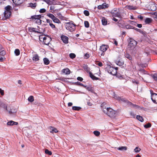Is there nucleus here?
I'll use <instances>...</instances> for the list:
<instances>
[{"label": "nucleus", "instance_id": "obj_30", "mask_svg": "<svg viewBox=\"0 0 157 157\" xmlns=\"http://www.w3.org/2000/svg\"><path fill=\"white\" fill-rule=\"evenodd\" d=\"M125 57L130 60H132V57L128 53L125 54L124 55Z\"/></svg>", "mask_w": 157, "mask_h": 157}, {"label": "nucleus", "instance_id": "obj_39", "mask_svg": "<svg viewBox=\"0 0 157 157\" xmlns=\"http://www.w3.org/2000/svg\"><path fill=\"white\" fill-rule=\"evenodd\" d=\"M11 8L12 7L11 6L9 5L5 7V9L6 10L5 11H11L10 10Z\"/></svg>", "mask_w": 157, "mask_h": 157}, {"label": "nucleus", "instance_id": "obj_6", "mask_svg": "<svg viewBox=\"0 0 157 157\" xmlns=\"http://www.w3.org/2000/svg\"><path fill=\"white\" fill-rule=\"evenodd\" d=\"M11 14V12L5 11L4 13V17L2 18L3 20H5L9 18Z\"/></svg>", "mask_w": 157, "mask_h": 157}, {"label": "nucleus", "instance_id": "obj_51", "mask_svg": "<svg viewBox=\"0 0 157 157\" xmlns=\"http://www.w3.org/2000/svg\"><path fill=\"white\" fill-rule=\"evenodd\" d=\"M141 150V149L138 147H136L134 149L135 151L136 152H139Z\"/></svg>", "mask_w": 157, "mask_h": 157}, {"label": "nucleus", "instance_id": "obj_3", "mask_svg": "<svg viewBox=\"0 0 157 157\" xmlns=\"http://www.w3.org/2000/svg\"><path fill=\"white\" fill-rule=\"evenodd\" d=\"M66 29L70 32H73L75 29V25L71 22L66 23Z\"/></svg>", "mask_w": 157, "mask_h": 157}, {"label": "nucleus", "instance_id": "obj_29", "mask_svg": "<svg viewBox=\"0 0 157 157\" xmlns=\"http://www.w3.org/2000/svg\"><path fill=\"white\" fill-rule=\"evenodd\" d=\"M152 20L149 18H147L145 21V22L146 23L149 24L151 22Z\"/></svg>", "mask_w": 157, "mask_h": 157}, {"label": "nucleus", "instance_id": "obj_13", "mask_svg": "<svg viewBox=\"0 0 157 157\" xmlns=\"http://www.w3.org/2000/svg\"><path fill=\"white\" fill-rule=\"evenodd\" d=\"M51 40V39L50 37L49 36H47L44 40V41H43V42H44L46 45H48L49 44Z\"/></svg>", "mask_w": 157, "mask_h": 157}, {"label": "nucleus", "instance_id": "obj_64", "mask_svg": "<svg viewBox=\"0 0 157 157\" xmlns=\"http://www.w3.org/2000/svg\"><path fill=\"white\" fill-rule=\"evenodd\" d=\"M98 9H99V10H101V9H104L103 8V7H102L101 6V5L98 6Z\"/></svg>", "mask_w": 157, "mask_h": 157}, {"label": "nucleus", "instance_id": "obj_21", "mask_svg": "<svg viewBox=\"0 0 157 157\" xmlns=\"http://www.w3.org/2000/svg\"><path fill=\"white\" fill-rule=\"evenodd\" d=\"M33 61H36L39 60V57L38 55L36 54L34 55L33 58Z\"/></svg>", "mask_w": 157, "mask_h": 157}, {"label": "nucleus", "instance_id": "obj_23", "mask_svg": "<svg viewBox=\"0 0 157 157\" xmlns=\"http://www.w3.org/2000/svg\"><path fill=\"white\" fill-rule=\"evenodd\" d=\"M117 99L120 101H122L125 103H126L127 101H128V100L126 99L125 98H121L120 97H118Z\"/></svg>", "mask_w": 157, "mask_h": 157}, {"label": "nucleus", "instance_id": "obj_20", "mask_svg": "<svg viewBox=\"0 0 157 157\" xmlns=\"http://www.w3.org/2000/svg\"><path fill=\"white\" fill-rule=\"evenodd\" d=\"M89 75L90 77L93 80H97L99 79V78L96 77L91 72H90Z\"/></svg>", "mask_w": 157, "mask_h": 157}, {"label": "nucleus", "instance_id": "obj_47", "mask_svg": "<svg viewBox=\"0 0 157 157\" xmlns=\"http://www.w3.org/2000/svg\"><path fill=\"white\" fill-rule=\"evenodd\" d=\"M85 26L86 28H88L89 27V22L87 21H84Z\"/></svg>", "mask_w": 157, "mask_h": 157}, {"label": "nucleus", "instance_id": "obj_27", "mask_svg": "<svg viewBox=\"0 0 157 157\" xmlns=\"http://www.w3.org/2000/svg\"><path fill=\"white\" fill-rule=\"evenodd\" d=\"M44 63L45 65H48L49 63V61L48 59L45 58L43 59Z\"/></svg>", "mask_w": 157, "mask_h": 157}, {"label": "nucleus", "instance_id": "obj_63", "mask_svg": "<svg viewBox=\"0 0 157 157\" xmlns=\"http://www.w3.org/2000/svg\"><path fill=\"white\" fill-rule=\"evenodd\" d=\"M85 56L86 59L88 58L90 56L89 54L87 53H86V54H85Z\"/></svg>", "mask_w": 157, "mask_h": 157}, {"label": "nucleus", "instance_id": "obj_49", "mask_svg": "<svg viewBox=\"0 0 157 157\" xmlns=\"http://www.w3.org/2000/svg\"><path fill=\"white\" fill-rule=\"evenodd\" d=\"M94 134L96 136H98L100 135V132L99 131H95L94 132Z\"/></svg>", "mask_w": 157, "mask_h": 157}, {"label": "nucleus", "instance_id": "obj_60", "mask_svg": "<svg viewBox=\"0 0 157 157\" xmlns=\"http://www.w3.org/2000/svg\"><path fill=\"white\" fill-rule=\"evenodd\" d=\"M0 94L2 95H3L4 94V91L0 88Z\"/></svg>", "mask_w": 157, "mask_h": 157}, {"label": "nucleus", "instance_id": "obj_42", "mask_svg": "<svg viewBox=\"0 0 157 157\" xmlns=\"http://www.w3.org/2000/svg\"><path fill=\"white\" fill-rule=\"evenodd\" d=\"M44 1L46 2L48 4L51 5L52 4V2L53 0H43Z\"/></svg>", "mask_w": 157, "mask_h": 157}, {"label": "nucleus", "instance_id": "obj_8", "mask_svg": "<svg viewBox=\"0 0 157 157\" xmlns=\"http://www.w3.org/2000/svg\"><path fill=\"white\" fill-rule=\"evenodd\" d=\"M114 12V11L113 10H111V13L112 16L117 17H121V15L119 11H116L115 12Z\"/></svg>", "mask_w": 157, "mask_h": 157}, {"label": "nucleus", "instance_id": "obj_32", "mask_svg": "<svg viewBox=\"0 0 157 157\" xmlns=\"http://www.w3.org/2000/svg\"><path fill=\"white\" fill-rule=\"evenodd\" d=\"M52 20L54 22L57 23H59L60 22L59 20L55 17H54Z\"/></svg>", "mask_w": 157, "mask_h": 157}, {"label": "nucleus", "instance_id": "obj_41", "mask_svg": "<svg viewBox=\"0 0 157 157\" xmlns=\"http://www.w3.org/2000/svg\"><path fill=\"white\" fill-rule=\"evenodd\" d=\"M14 53L17 56L19 55L20 53L19 50L18 49H16L14 51Z\"/></svg>", "mask_w": 157, "mask_h": 157}, {"label": "nucleus", "instance_id": "obj_10", "mask_svg": "<svg viewBox=\"0 0 157 157\" xmlns=\"http://www.w3.org/2000/svg\"><path fill=\"white\" fill-rule=\"evenodd\" d=\"M7 105L4 102L1 101H0V109L1 108H3L8 111L7 109Z\"/></svg>", "mask_w": 157, "mask_h": 157}, {"label": "nucleus", "instance_id": "obj_2", "mask_svg": "<svg viewBox=\"0 0 157 157\" xmlns=\"http://www.w3.org/2000/svg\"><path fill=\"white\" fill-rule=\"evenodd\" d=\"M129 43L128 45V48L129 50H132L136 47L137 42L133 39L130 38L129 39Z\"/></svg>", "mask_w": 157, "mask_h": 157}, {"label": "nucleus", "instance_id": "obj_58", "mask_svg": "<svg viewBox=\"0 0 157 157\" xmlns=\"http://www.w3.org/2000/svg\"><path fill=\"white\" fill-rule=\"evenodd\" d=\"M46 21H47V23H49V25L52 24V21L51 20L49 19H47Z\"/></svg>", "mask_w": 157, "mask_h": 157}, {"label": "nucleus", "instance_id": "obj_55", "mask_svg": "<svg viewBox=\"0 0 157 157\" xmlns=\"http://www.w3.org/2000/svg\"><path fill=\"white\" fill-rule=\"evenodd\" d=\"M46 11V10L44 9H41L40 10V13H45Z\"/></svg>", "mask_w": 157, "mask_h": 157}, {"label": "nucleus", "instance_id": "obj_48", "mask_svg": "<svg viewBox=\"0 0 157 157\" xmlns=\"http://www.w3.org/2000/svg\"><path fill=\"white\" fill-rule=\"evenodd\" d=\"M69 56L72 59H74L76 57L75 55V54L72 53H70L69 55Z\"/></svg>", "mask_w": 157, "mask_h": 157}, {"label": "nucleus", "instance_id": "obj_40", "mask_svg": "<svg viewBox=\"0 0 157 157\" xmlns=\"http://www.w3.org/2000/svg\"><path fill=\"white\" fill-rule=\"evenodd\" d=\"M125 28L127 29H135L134 27L128 25H125Z\"/></svg>", "mask_w": 157, "mask_h": 157}, {"label": "nucleus", "instance_id": "obj_57", "mask_svg": "<svg viewBox=\"0 0 157 157\" xmlns=\"http://www.w3.org/2000/svg\"><path fill=\"white\" fill-rule=\"evenodd\" d=\"M132 82L133 83H135L136 84H139V82L135 79H133L132 80Z\"/></svg>", "mask_w": 157, "mask_h": 157}, {"label": "nucleus", "instance_id": "obj_36", "mask_svg": "<svg viewBox=\"0 0 157 157\" xmlns=\"http://www.w3.org/2000/svg\"><path fill=\"white\" fill-rule=\"evenodd\" d=\"M29 6L32 8L33 9H34L36 6V3H31L29 4Z\"/></svg>", "mask_w": 157, "mask_h": 157}, {"label": "nucleus", "instance_id": "obj_15", "mask_svg": "<svg viewBox=\"0 0 157 157\" xmlns=\"http://www.w3.org/2000/svg\"><path fill=\"white\" fill-rule=\"evenodd\" d=\"M125 7L127 9L129 10H135L137 9V7L136 6H134L132 5H127Z\"/></svg>", "mask_w": 157, "mask_h": 157}, {"label": "nucleus", "instance_id": "obj_46", "mask_svg": "<svg viewBox=\"0 0 157 157\" xmlns=\"http://www.w3.org/2000/svg\"><path fill=\"white\" fill-rule=\"evenodd\" d=\"M144 126L145 128H149L151 126V124L150 123H148L147 124H145Z\"/></svg>", "mask_w": 157, "mask_h": 157}, {"label": "nucleus", "instance_id": "obj_12", "mask_svg": "<svg viewBox=\"0 0 157 157\" xmlns=\"http://www.w3.org/2000/svg\"><path fill=\"white\" fill-rule=\"evenodd\" d=\"M61 37L64 43L65 44L68 43V38L67 37L64 35H62L61 36Z\"/></svg>", "mask_w": 157, "mask_h": 157}, {"label": "nucleus", "instance_id": "obj_25", "mask_svg": "<svg viewBox=\"0 0 157 157\" xmlns=\"http://www.w3.org/2000/svg\"><path fill=\"white\" fill-rule=\"evenodd\" d=\"M47 37L43 35H41L39 36V39L40 41L43 42L44 41V40L46 39Z\"/></svg>", "mask_w": 157, "mask_h": 157}, {"label": "nucleus", "instance_id": "obj_7", "mask_svg": "<svg viewBox=\"0 0 157 157\" xmlns=\"http://www.w3.org/2000/svg\"><path fill=\"white\" fill-rule=\"evenodd\" d=\"M29 30L31 32H34L35 33H40L39 32L40 30L38 29H36L33 27H31L29 28Z\"/></svg>", "mask_w": 157, "mask_h": 157}, {"label": "nucleus", "instance_id": "obj_50", "mask_svg": "<svg viewBox=\"0 0 157 157\" xmlns=\"http://www.w3.org/2000/svg\"><path fill=\"white\" fill-rule=\"evenodd\" d=\"M76 84L77 85L81 86L84 87L85 88L86 87V86H84L82 83H81V82H77V83H76Z\"/></svg>", "mask_w": 157, "mask_h": 157}, {"label": "nucleus", "instance_id": "obj_62", "mask_svg": "<svg viewBox=\"0 0 157 157\" xmlns=\"http://www.w3.org/2000/svg\"><path fill=\"white\" fill-rule=\"evenodd\" d=\"M78 80L80 81H82L83 80V78L80 77H78L77 78Z\"/></svg>", "mask_w": 157, "mask_h": 157}, {"label": "nucleus", "instance_id": "obj_5", "mask_svg": "<svg viewBox=\"0 0 157 157\" xmlns=\"http://www.w3.org/2000/svg\"><path fill=\"white\" fill-rule=\"evenodd\" d=\"M109 73L113 75H115L117 73V68H114L113 67H109L107 69Z\"/></svg>", "mask_w": 157, "mask_h": 157}, {"label": "nucleus", "instance_id": "obj_34", "mask_svg": "<svg viewBox=\"0 0 157 157\" xmlns=\"http://www.w3.org/2000/svg\"><path fill=\"white\" fill-rule=\"evenodd\" d=\"M95 64L98 65L99 67H102L103 66L102 63L101 62H100L99 61H96Z\"/></svg>", "mask_w": 157, "mask_h": 157}, {"label": "nucleus", "instance_id": "obj_35", "mask_svg": "<svg viewBox=\"0 0 157 157\" xmlns=\"http://www.w3.org/2000/svg\"><path fill=\"white\" fill-rule=\"evenodd\" d=\"M103 9L107 8L108 7V5L106 3H103L102 5H101Z\"/></svg>", "mask_w": 157, "mask_h": 157}, {"label": "nucleus", "instance_id": "obj_11", "mask_svg": "<svg viewBox=\"0 0 157 157\" xmlns=\"http://www.w3.org/2000/svg\"><path fill=\"white\" fill-rule=\"evenodd\" d=\"M150 9L151 11H154L156 10L157 7L156 4L154 3L150 5Z\"/></svg>", "mask_w": 157, "mask_h": 157}, {"label": "nucleus", "instance_id": "obj_33", "mask_svg": "<svg viewBox=\"0 0 157 157\" xmlns=\"http://www.w3.org/2000/svg\"><path fill=\"white\" fill-rule=\"evenodd\" d=\"M151 76L155 81H157V73L151 75Z\"/></svg>", "mask_w": 157, "mask_h": 157}, {"label": "nucleus", "instance_id": "obj_14", "mask_svg": "<svg viewBox=\"0 0 157 157\" xmlns=\"http://www.w3.org/2000/svg\"><path fill=\"white\" fill-rule=\"evenodd\" d=\"M13 3L16 5H20L24 2V0H13Z\"/></svg>", "mask_w": 157, "mask_h": 157}, {"label": "nucleus", "instance_id": "obj_18", "mask_svg": "<svg viewBox=\"0 0 157 157\" xmlns=\"http://www.w3.org/2000/svg\"><path fill=\"white\" fill-rule=\"evenodd\" d=\"M7 125H17L18 124V123L17 122H15L12 121H9L7 123Z\"/></svg>", "mask_w": 157, "mask_h": 157}, {"label": "nucleus", "instance_id": "obj_16", "mask_svg": "<svg viewBox=\"0 0 157 157\" xmlns=\"http://www.w3.org/2000/svg\"><path fill=\"white\" fill-rule=\"evenodd\" d=\"M108 47L106 45H102L100 47V50L102 52H105L107 49Z\"/></svg>", "mask_w": 157, "mask_h": 157}, {"label": "nucleus", "instance_id": "obj_38", "mask_svg": "<svg viewBox=\"0 0 157 157\" xmlns=\"http://www.w3.org/2000/svg\"><path fill=\"white\" fill-rule=\"evenodd\" d=\"M28 100L29 101L32 102L34 101V98L32 96H30L28 98Z\"/></svg>", "mask_w": 157, "mask_h": 157}, {"label": "nucleus", "instance_id": "obj_22", "mask_svg": "<svg viewBox=\"0 0 157 157\" xmlns=\"http://www.w3.org/2000/svg\"><path fill=\"white\" fill-rule=\"evenodd\" d=\"M147 72L143 69H140L139 71L138 74H146L147 73Z\"/></svg>", "mask_w": 157, "mask_h": 157}, {"label": "nucleus", "instance_id": "obj_61", "mask_svg": "<svg viewBox=\"0 0 157 157\" xmlns=\"http://www.w3.org/2000/svg\"><path fill=\"white\" fill-rule=\"evenodd\" d=\"M52 28H56L55 26L52 23L50 25H49Z\"/></svg>", "mask_w": 157, "mask_h": 157}, {"label": "nucleus", "instance_id": "obj_43", "mask_svg": "<svg viewBox=\"0 0 157 157\" xmlns=\"http://www.w3.org/2000/svg\"><path fill=\"white\" fill-rule=\"evenodd\" d=\"M88 91H90L92 93H94V90L92 89V88L90 87H87L86 86V88Z\"/></svg>", "mask_w": 157, "mask_h": 157}, {"label": "nucleus", "instance_id": "obj_59", "mask_svg": "<svg viewBox=\"0 0 157 157\" xmlns=\"http://www.w3.org/2000/svg\"><path fill=\"white\" fill-rule=\"evenodd\" d=\"M126 103L128 104V105L130 106L133 105V104L131 102L129 101L128 100V101H127Z\"/></svg>", "mask_w": 157, "mask_h": 157}, {"label": "nucleus", "instance_id": "obj_44", "mask_svg": "<svg viewBox=\"0 0 157 157\" xmlns=\"http://www.w3.org/2000/svg\"><path fill=\"white\" fill-rule=\"evenodd\" d=\"M81 108L79 107L74 106L72 107V109L75 110H79Z\"/></svg>", "mask_w": 157, "mask_h": 157}, {"label": "nucleus", "instance_id": "obj_54", "mask_svg": "<svg viewBox=\"0 0 157 157\" xmlns=\"http://www.w3.org/2000/svg\"><path fill=\"white\" fill-rule=\"evenodd\" d=\"M152 14H154V15L155 16V17H154V18L155 19V20L157 21V12H156L153 13Z\"/></svg>", "mask_w": 157, "mask_h": 157}, {"label": "nucleus", "instance_id": "obj_37", "mask_svg": "<svg viewBox=\"0 0 157 157\" xmlns=\"http://www.w3.org/2000/svg\"><path fill=\"white\" fill-rule=\"evenodd\" d=\"M45 153L46 154H48V155H52V152L51 151H49L47 149L45 150Z\"/></svg>", "mask_w": 157, "mask_h": 157}, {"label": "nucleus", "instance_id": "obj_26", "mask_svg": "<svg viewBox=\"0 0 157 157\" xmlns=\"http://www.w3.org/2000/svg\"><path fill=\"white\" fill-rule=\"evenodd\" d=\"M117 149L119 150L126 151L127 150V147L125 146H122L118 147Z\"/></svg>", "mask_w": 157, "mask_h": 157}, {"label": "nucleus", "instance_id": "obj_45", "mask_svg": "<svg viewBox=\"0 0 157 157\" xmlns=\"http://www.w3.org/2000/svg\"><path fill=\"white\" fill-rule=\"evenodd\" d=\"M47 16L49 17L50 18H51L52 20H53V19L55 17L53 14L51 13H48L47 14Z\"/></svg>", "mask_w": 157, "mask_h": 157}, {"label": "nucleus", "instance_id": "obj_31", "mask_svg": "<svg viewBox=\"0 0 157 157\" xmlns=\"http://www.w3.org/2000/svg\"><path fill=\"white\" fill-rule=\"evenodd\" d=\"M116 63L119 66H122L124 64L123 62L120 61V60H116Z\"/></svg>", "mask_w": 157, "mask_h": 157}, {"label": "nucleus", "instance_id": "obj_17", "mask_svg": "<svg viewBox=\"0 0 157 157\" xmlns=\"http://www.w3.org/2000/svg\"><path fill=\"white\" fill-rule=\"evenodd\" d=\"M62 72L63 73L65 74L66 75H69L70 73V71L68 68L63 69L62 70Z\"/></svg>", "mask_w": 157, "mask_h": 157}, {"label": "nucleus", "instance_id": "obj_52", "mask_svg": "<svg viewBox=\"0 0 157 157\" xmlns=\"http://www.w3.org/2000/svg\"><path fill=\"white\" fill-rule=\"evenodd\" d=\"M84 13L86 16H88L89 15V11L86 10L84 11Z\"/></svg>", "mask_w": 157, "mask_h": 157}, {"label": "nucleus", "instance_id": "obj_9", "mask_svg": "<svg viewBox=\"0 0 157 157\" xmlns=\"http://www.w3.org/2000/svg\"><path fill=\"white\" fill-rule=\"evenodd\" d=\"M151 98L154 103H157V94H154L152 95H151Z\"/></svg>", "mask_w": 157, "mask_h": 157}, {"label": "nucleus", "instance_id": "obj_4", "mask_svg": "<svg viewBox=\"0 0 157 157\" xmlns=\"http://www.w3.org/2000/svg\"><path fill=\"white\" fill-rule=\"evenodd\" d=\"M41 17L40 15H38L32 16L31 18L35 23L40 25L41 24V20L40 19Z\"/></svg>", "mask_w": 157, "mask_h": 157}, {"label": "nucleus", "instance_id": "obj_24", "mask_svg": "<svg viewBox=\"0 0 157 157\" xmlns=\"http://www.w3.org/2000/svg\"><path fill=\"white\" fill-rule=\"evenodd\" d=\"M102 24L103 25H107V20L104 17H103L101 20Z\"/></svg>", "mask_w": 157, "mask_h": 157}, {"label": "nucleus", "instance_id": "obj_19", "mask_svg": "<svg viewBox=\"0 0 157 157\" xmlns=\"http://www.w3.org/2000/svg\"><path fill=\"white\" fill-rule=\"evenodd\" d=\"M49 129L50 130V132L52 133H56L58 132L57 129L51 126L49 127Z\"/></svg>", "mask_w": 157, "mask_h": 157}, {"label": "nucleus", "instance_id": "obj_1", "mask_svg": "<svg viewBox=\"0 0 157 157\" xmlns=\"http://www.w3.org/2000/svg\"><path fill=\"white\" fill-rule=\"evenodd\" d=\"M104 102L101 104V107L104 113L111 117H115L116 116V111L110 108L107 107Z\"/></svg>", "mask_w": 157, "mask_h": 157}, {"label": "nucleus", "instance_id": "obj_53", "mask_svg": "<svg viewBox=\"0 0 157 157\" xmlns=\"http://www.w3.org/2000/svg\"><path fill=\"white\" fill-rule=\"evenodd\" d=\"M6 54V52L5 51L3 50L0 52V55L2 56H4Z\"/></svg>", "mask_w": 157, "mask_h": 157}, {"label": "nucleus", "instance_id": "obj_56", "mask_svg": "<svg viewBox=\"0 0 157 157\" xmlns=\"http://www.w3.org/2000/svg\"><path fill=\"white\" fill-rule=\"evenodd\" d=\"M130 113L131 117L134 118L135 117V114L134 113L132 112H130Z\"/></svg>", "mask_w": 157, "mask_h": 157}, {"label": "nucleus", "instance_id": "obj_28", "mask_svg": "<svg viewBox=\"0 0 157 157\" xmlns=\"http://www.w3.org/2000/svg\"><path fill=\"white\" fill-rule=\"evenodd\" d=\"M136 118L137 120L141 122L144 121L143 117L140 115H137L136 116Z\"/></svg>", "mask_w": 157, "mask_h": 157}]
</instances>
